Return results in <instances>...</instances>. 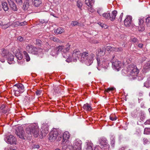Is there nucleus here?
<instances>
[{"label":"nucleus","instance_id":"obj_1","mask_svg":"<svg viewBox=\"0 0 150 150\" xmlns=\"http://www.w3.org/2000/svg\"><path fill=\"white\" fill-rule=\"evenodd\" d=\"M26 132L28 136L25 135L23 127L19 126L16 129L15 133L18 137L22 139H25V138L30 139L32 135L37 137L39 135L38 127L35 124L29 125L26 129Z\"/></svg>","mask_w":150,"mask_h":150},{"label":"nucleus","instance_id":"obj_2","mask_svg":"<svg viewBox=\"0 0 150 150\" xmlns=\"http://www.w3.org/2000/svg\"><path fill=\"white\" fill-rule=\"evenodd\" d=\"M95 55L92 52L88 51L83 52L81 54V59L82 61L84 62L88 66H90L93 63Z\"/></svg>","mask_w":150,"mask_h":150},{"label":"nucleus","instance_id":"obj_3","mask_svg":"<svg viewBox=\"0 0 150 150\" xmlns=\"http://www.w3.org/2000/svg\"><path fill=\"white\" fill-rule=\"evenodd\" d=\"M70 45L68 43L66 47L63 45H59L58 47H54L52 49L50 54L53 56L57 55L60 52L66 53L70 49Z\"/></svg>","mask_w":150,"mask_h":150},{"label":"nucleus","instance_id":"obj_4","mask_svg":"<svg viewBox=\"0 0 150 150\" xmlns=\"http://www.w3.org/2000/svg\"><path fill=\"white\" fill-rule=\"evenodd\" d=\"M139 71L137 67L134 64H130L127 67V73L131 79H134L137 77Z\"/></svg>","mask_w":150,"mask_h":150},{"label":"nucleus","instance_id":"obj_5","mask_svg":"<svg viewBox=\"0 0 150 150\" xmlns=\"http://www.w3.org/2000/svg\"><path fill=\"white\" fill-rule=\"evenodd\" d=\"M26 50L28 52L34 54H43L42 49L41 48H37L34 46L28 45L26 46Z\"/></svg>","mask_w":150,"mask_h":150},{"label":"nucleus","instance_id":"obj_6","mask_svg":"<svg viewBox=\"0 0 150 150\" xmlns=\"http://www.w3.org/2000/svg\"><path fill=\"white\" fill-rule=\"evenodd\" d=\"M62 135L59 134L57 131H52L49 134V140L51 142H53L55 140L59 141L62 139Z\"/></svg>","mask_w":150,"mask_h":150},{"label":"nucleus","instance_id":"obj_7","mask_svg":"<svg viewBox=\"0 0 150 150\" xmlns=\"http://www.w3.org/2000/svg\"><path fill=\"white\" fill-rule=\"evenodd\" d=\"M82 142L79 139H76L74 142L73 145L71 146V150H81Z\"/></svg>","mask_w":150,"mask_h":150},{"label":"nucleus","instance_id":"obj_8","mask_svg":"<svg viewBox=\"0 0 150 150\" xmlns=\"http://www.w3.org/2000/svg\"><path fill=\"white\" fill-rule=\"evenodd\" d=\"M81 54L80 51L78 49H75L73 51L72 57L71 56H69L68 58V59L73 60L75 61L76 60V58L81 56Z\"/></svg>","mask_w":150,"mask_h":150},{"label":"nucleus","instance_id":"obj_9","mask_svg":"<svg viewBox=\"0 0 150 150\" xmlns=\"http://www.w3.org/2000/svg\"><path fill=\"white\" fill-rule=\"evenodd\" d=\"M97 60L98 66H101L105 68H107L108 65V61L103 59H101V60L99 57L97 58Z\"/></svg>","mask_w":150,"mask_h":150},{"label":"nucleus","instance_id":"obj_10","mask_svg":"<svg viewBox=\"0 0 150 150\" xmlns=\"http://www.w3.org/2000/svg\"><path fill=\"white\" fill-rule=\"evenodd\" d=\"M4 140L7 143L11 144H16V139L12 135L7 136L4 138Z\"/></svg>","mask_w":150,"mask_h":150},{"label":"nucleus","instance_id":"obj_11","mask_svg":"<svg viewBox=\"0 0 150 150\" xmlns=\"http://www.w3.org/2000/svg\"><path fill=\"white\" fill-rule=\"evenodd\" d=\"M106 139L105 138H100L99 139V144L100 148L108 149L109 147V145L108 144Z\"/></svg>","mask_w":150,"mask_h":150},{"label":"nucleus","instance_id":"obj_12","mask_svg":"<svg viewBox=\"0 0 150 150\" xmlns=\"http://www.w3.org/2000/svg\"><path fill=\"white\" fill-rule=\"evenodd\" d=\"M23 9L25 11L29 10L32 8V6L30 0H25L24 1L23 7Z\"/></svg>","mask_w":150,"mask_h":150},{"label":"nucleus","instance_id":"obj_13","mask_svg":"<svg viewBox=\"0 0 150 150\" xmlns=\"http://www.w3.org/2000/svg\"><path fill=\"white\" fill-rule=\"evenodd\" d=\"M112 67L114 69L119 71V69L121 68V62L118 61H116L115 62H112Z\"/></svg>","mask_w":150,"mask_h":150},{"label":"nucleus","instance_id":"obj_14","mask_svg":"<svg viewBox=\"0 0 150 150\" xmlns=\"http://www.w3.org/2000/svg\"><path fill=\"white\" fill-rule=\"evenodd\" d=\"M124 25L126 27L129 26L132 22V17L130 16H127L124 21Z\"/></svg>","mask_w":150,"mask_h":150},{"label":"nucleus","instance_id":"obj_15","mask_svg":"<svg viewBox=\"0 0 150 150\" xmlns=\"http://www.w3.org/2000/svg\"><path fill=\"white\" fill-rule=\"evenodd\" d=\"M105 50L106 48L104 47L99 48L96 54L99 56H104L105 54Z\"/></svg>","mask_w":150,"mask_h":150},{"label":"nucleus","instance_id":"obj_16","mask_svg":"<svg viewBox=\"0 0 150 150\" xmlns=\"http://www.w3.org/2000/svg\"><path fill=\"white\" fill-rule=\"evenodd\" d=\"M8 2L12 9L14 11H17L18 9L14 2L12 0H8Z\"/></svg>","mask_w":150,"mask_h":150},{"label":"nucleus","instance_id":"obj_17","mask_svg":"<svg viewBox=\"0 0 150 150\" xmlns=\"http://www.w3.org/2000/svg\"><path fill=\"white\" fill-rule=\"evenodd\" d=\"M16 57L17 59V61L18 64H21L23 62L21 60L23 58L22 54L19 52H17L16 54Z\"/></svg>","mask_w":150,"mask_h":150},{"label":"nucleus","instance_id":"obj_18","mask_svg":"<svg viewBox=\"0 0 150 150\" xmlns=\"http://www.w3.org/2000/svg\"><path fill=\"white\" fill-rule=\"evenodd\" d=\"M14 86L17 89H18L20 93H22L24 91V87L22 84H16L14 85Z\"/></svg>","mask_w":150,"mask_h":150},{"label":"nucleus","instance_id":"obj_19","mask_svg":"<svg viewBox=\"0 0 150 150\" xmlns=\"http://www.w3.org/2000/svg\"><path fill=\"white\" fill-rule=\"evenodd\" d=\"M9 53V52L7 50L4 49H3L1 50V54L2 57L3 58H7V56Z\"/></svg>","mask_w":150,"mask_h":150},{"label":"nucleus","instance_id":"obj_20","mask_svg":"<svg viewBox=\"0 0 150 150\" xmlns=\"http://www.w3.org/2000/svg\"><path fill=\"white\" fill-rule=\"evenodd\" d=\"M70 135L69 132L67 131L65 132L63 134L62 137L63 141L62 143V144H64V142L67 140L69 137Z\"/></svg>","mask_w":150,"mask_h":150},{"label":"nucleus","instance_id":"obj_21","mask_svg":"<svg viewBox=\"0 0 150 150\" xmlns=\"http://www.w3.org/2000/svg\"><path fill=\"white\" fill-rule=\"evenodd\" d=\"M117 13V11L116 10H114L112 12L111 14H110V19L111 21H113L115 19Z\"/></svg>","mask_w":150,"mask_h":150},{"label":"nucleus","instance_id":"obj_22","mask_svg":"<svg viewBox=\"0 0 150 150\" xmlns=\"http://www.w3.org/2000/svg\"><path fill=\"white\" fill-rule=\"evenodd\" d=\"M42 132L44 133V135H45L49 132L48 125L47 124L44 125L42 127Z\"/></svg>","mask_w":150,"mask_h":150},{"label":"nucleus","instance_id":"obj_23","mask_svg":"<svg viewBox=\"0 0 150 150\" xmlns=\"http://www.w3.org/2000/svg\"><path fill=\"white\" fill-rule=\"evenodd\" d=\"M85 2L86 5L91 8L94 2V1L92 0H85Z\"/></svg>","mask_w":150,"mask_h":150},{"label":"nucleus","instance_id":"obj_24","mask_svg":"<svg viewBox=\"0 0 150 150\" xmlns=\"http://www.w3.org/2000/svg\"><path fill=\"white\" fill-rule=\"evenodd\" d=\"M64 32V29L61 27H59L54 30V32L57 34H60Z\"/></svg>","mask_w":150,"mask_h":150},{"label":"nucleus","instance_id":"obj_25","mask_svg":"<svg viewBox=\"0 0 150 150\" xmlns=\"http://www.w3.org/2000/svg\"><path fill=\"white\" fill-rule=\"evenodd\" d=\"M10 56L8 57V62L10 64H11L14 62V56L12 54H10Z\"/></svg>","mask_w":150,"mask_h":150},{"label":"nucleus","instance_id":"obj_26","mask_svg":"<svg viewBox=\"0 0 150 150\" xmlns=\"http://www.w3.org/2000/svg\"><path fill=\"white\" fill-rule=\"evenodd\" d=\"M83 108L87 111H90L92 109L91 106L87 103L84 104Z\"/></svg>","mask_w":150,"mask_h":150},{"label":"nucleus","instance_id":"obj_27","mask_svg":"<svg viewBox=\"0 0 150 150\" xmlns=\"http://www.w3.org/2000/svg\"><path fill=\"white\" fill-rule=\"evenodd\" d=\"M34 6L36 7H38L42 4L41 0H32Z\"/></svg>","mask_w":150,"mask_h":150},{"label":"nucleus","instance_id":"obj_28","mask_svg":"<svg viewBox=\"0 0 150 150\" xmlns=\"http://www.w3.org/2000/svg\"><path fill=\"white\" fill-rule=\"evenodd\" d=\"M93 146V144L90 142L87 143L86 147L84 150H93L92 147Z\"/></svg>","mask_w":150,"mask_h":150},{"label":"nucleus","instance_id":"obj_29","mask_svg":"<svg viewBox=\"0 0 150 150\" xmlns=\"http://www.w3.org/2000/svg\"><path fill=\"white\" fill-rule=\"evenodd\" d=\"M144 69L147 71L150 70V61H148L144 64Z\"/></svg>","mask_w":150,"mask_h":150},{"label":"nucleus","instance_id":"obj_30","mask_svg":"<svg viewBox=\"0 0 150 150\" xmlns=\"http://www.w3.org/2000/svg\"><path fill=\"white\" fill-rule=\"evenodd\" d=\"M34 43L36 45L39 47H41L42 45V42L39 39H36Z\"/></svg>","mask_w":150,"mask_h":150},{"label":"nucleus","instance_id":"obj_31","mask_svg":"<svg viewBox=\"0 0 150 150\" xmlns=\"http://www.w3.org/2000/svg\"><path fill=\"white\" fill-rule=\"evenodd\" d=\"M2 8L5 11H7L8 9V7L7 6V4L6 2H4L2 3Z\"/></svg>","mask_w":150,"mask_h":150},{"label":"nucleus","instance_id":"obj_32","mask_svg":"<svg viewBox=\"0 0 150 150\" xmlns=\"http://www.w3.org/2000/svg\"><path fill=\"white\" fill-rule=\"evenodd\" d=\"M54 90L55 93H59L60 92L61 89L59 86H55L54 87Z\"/></svg>","mask_w":150,"mask_h":150},{"label":"nucleus","instance_id":"obj_33","mask_svg":"<svg viewBox=\"0 0 150 150\" xmlns=\"http://www.w3.org/2000/svg\"><path fill=\"white\" fill-rule=\"evenodd\" d=\"M144 85L147 88L150 87V78L148 79L147 81L144 83Z\"/></svg>","mask_w":150,"mask_h":150},{"label":"nucleus","instance_id":"obj_34","mask_svg":"<svg viewBox=\"0 0 150 150\" xmlns=\"http://www.w3.org/2000/svg\"><path fill=\"white\" fill-rule=\"evenodd\" d=\"M138 28L139 31H143L145 29V25L143 24L139 25Z\"/></svg>","mask_w":150,"mask_h":150},{"label":"nucleus","instance_id":"obj_35","mask_svg":"<svg viewBox=\"0 0 150 150\" xmlns=\"http://www.w3.org/2000/svg\"><path fill=\"white\" fill-rule=\"evenodd\" d=\"M103 16L105 18L109 19L110 16V14L108 12L103 13L102 14Z\"/></svg>","mask_w":150,"mask_h":150},{"label":"nucleus","instance_id":"obj_36","mask_svg":"<svg viewBox=\"0 0 150 150\" xmlns=\"http://www.w3.org/2000/svg\"><path fill=\"white\" fill-rule=\"evenodd\" d=\"M14 86V85L13 86V88L14 89V94L16 96H18V95L21 93L20 91L18 90V89H17Z\"/></svg>","mask_w":150,"mask_h":150},{"label":"nucleus","instance_id":"obj_37","mask_svg":"<svg viewBox=\"0 0 150 150\" xmlns=\"http://www.w3.org/2000/svg\"><path fill=\"white\" fill-rule=\"evenodd\" d=\"M144 133V134H149L150 133V128H145Z\"/></svg>","mask_w":150,"mask_h":150},{"label":"nucleus","instance_id":"obj_38","mask_svg":"<svg viewBox=\"0 0 150 150\" xmlns=\"http://www.w3.org/2000/svg\"><path fill=\"white\" fill-rule=\"evenodd\" d=\"M109 117L110 120L112 121L116 120L117 119V117L116 116H113L112 115H110Z\"/></svg>","mask_w":150,"mask_h":150},{"label":"nucleus","instance_id":"obj_39","mask_svg":"<svg viewBox=\"0 0 150 150\" xmlns=\"http://www.w3.org/2000/svg\"><path fill=\"white\" fill-rule=\"evenodd\" d=\"M71 25L74 26L75 25H78L79 23L77 21H73L72 22Z\"/></svg>","mask_w":150,"mask_h":150},{"label":"nucleus","instance_id":"obj_40","mask_svg":"<svg viewBox=\"0 0 150 150\" xmlns=\"http://www.w3.org/2000/svg\"><path fill=\"white\" fill-rule=\"evenodd\" d=\"M82 5V4L80 1H78L77 2V6L80 8H81Z\"/></svg>","mask_w":150,"mask_h":150},{"label":"nucleus","instance_id":"obj_41","mask_svg":"<svg viewBox=\"0 0 150 150\" xmlns=\"http://www.w3.org/2000/svg\"><path fill=\"white\" fill-rule=\"evenodd\" d=\"M42 92L41 91L37 90L35 92L36 95L38 96H40Z\"/></svg>","mask_w":150,"mask_h":150},{"label":"nucleus","instance_id":"obj_42","mask_svg":"<svg viewBox=\"0 0 150 150\" xmlns=\"http://www.w3.org/2000/svg\"><path fill=\"white\" fill-rule=\"evenodd\" d=\"M51 40H53L55 42H58L59 41V40L56 38L52 37L50 38Z\"/></svg>","mask_w":150,"mask_h":150},{"label":"nucleus","instance_id":"obj_43","mask_svg":"<svg viewBox=\"0 0 150 150\" xmlns=\"http://www.w3.org/2000/svg\"><path fill=\"white\" fill-rule=\"evenodd\" d=\"M139 25L144 24V20L142 19H139Z\"/></svg>","mask_w":150,"mask_h":150},{"label":"nucleus","instance_id":"obj_44","mask_svg":"<svg viewBox=\"0 0 150 150\" xmlns=\"http://www.w3.org/2000/svg\"><path fill=\"white\" fill-rule=\"evenodd\" d=\"M114 89L113 88H109L106 90L105 91L108 93H109L110 91H112Z\"/></svg>","mask_w":150,"mask_h":150},{"label":"nucleus","instance_id":"obj_45","mask_svg":"<svg viewBox=\"0 0 150 150\" xmlns=\"http://www.w3.org/2000/svg\"><path fill=\"white\" fill-rule=\"evenodd\" d=\"M113 47L110 46H107L106 47V49L108 51L110 50V51H113Z\"/></svg>","mask_w":150,"mask_h":150},{"label":"nucleus","instance_id":"obj_46","mask_svg":"<svg viewBox=\"0 0 150 150\" xmlns=\"http://www.w3.org/2000/svg\"><path fill=\"white\" fill-rule=\"evenodd\" d=\"M48 20H47L41 19L40 21V23H47Z\"/></svg>","mask_w":150,"mask_h":150},{"label":"nucleus","instance_id":"obj_47","mask_svg":"<svg viewBox=\"0 0 150 150\" xmlns=\"http://www.w3.org/2000/svg\"><path fill=\"white\" fill-rule=\"evenodd\" d=\"M111 139L112 140L111 141V143L112 144H114L115 142V139L114 137L113 136H112L111 137Z\"/></svg>","mask_w":150,"mask_h":150},{"label":"nucleus","instance_id":"obj_48","mask_svg":"<svg viewBox=\"0 0 150 150\" xmlns=\"http://www.w3.org/2000/svg\"><path fill=\"white\" fill-rule=\"evenodd\" d=\"M123 16V13H122L120 14L119 18L118 19V21L121 22L122 20V17Z\"/></svg>","mask_w":150,"mask_h":150},{"label":"nucleus","instance_id":"obj_49","mask_svg":"<svg viewBox=\"0 0 150 150\" xmlns=\"http://www.w3.org/2000/svg\"><path fill=\"white\" fill-rule=\"evenodd\" d=\"M146 22L148 24L150 23V17H149L146 18Z\"/></svg>","mask_w":150,"mask_h":150},{"label":"nucleus","instance_id":"obj_50","mask_svg":"<svg viewBox=\"0 0 150 150\" xmlns=\"http://www.w3.org/2000/svg\"><path fill=\"white\" fill-rule=\"evenodd\" d=\"M17 40L20 42H22L23 41V38L21 36H19L18 37Z\"/></svg>","mask_w":150,"mask_h":150},{"label":"nucleus","instance_id":"obj_51","mask_svg":"<svg viewBox=\"0 0 150 150\" xmlns=\"http://www.w3.org/2000/svg\"><path fill=\"white\" fill-rule=\"evenodd\" d=\"M144 141V144H147L148 142V140L147 139L144 138L143 139Z\"/></svg>","mask_w":150,"mask_h":150},{"label":"nucleus","instance_id":"obj_52","mask_svg":"<svg viewBox=\"0 0 150 150\" xmlns=\"http://www.w3.org/2000/svg\"><path fill=\"white\" fill-rule=\"evenodd\" d=\"M144 124L145 125H150V119L147 120Z\"/></svg>","mask_w":150,"mask_h":150},{"label":"nucleus","instance_id":"obj_53","mask_svg":"<svg viewBox=\"0 0 150 150\" xmlns=\"http://www.w3.org/2000/svg\"><path fill=\"white\" fill-rule=\"evenodd\" d=\"M27 24V22L25 21L23 22H21L20 23V25L21 26H23Z\"/></svg>","mask_w":150,"mask_h":150},{"label":"nucleus","instance_id":"obj_54","mask_svg":"<svg viewBox=\"0 0 150 150\" xmlns=\"http://www.w3.org/2000/svg\"><path fill=\"white\" fill-rule=\"evenodd\" d=\"M138 40L135 38H134L132 39V41L134 43H136L138 42Z\"/></svg>","mask_w":150,"mask_h":150},{"label":"nucleus","instance_id":"obj_55","mask_svg":"<svg viewBox=\"0 0 150 150\" xmlns=\"http://www.w3.org/2000/svg\"><path fill=\"white\" fill-rule=\"evenodd\" d=\"M16 3H17L18 4H20L22 3V0H15Z\"/></svg>","mask_w":150,"mask_h":150},{"label":"nucleus","instance_id":"obj_56","mask_svg":"<svg viewBox=\"0 0 150 150\" xmlns=\"http://www.w3.org/2000/svg\"><path fill=\"white\" fill-rule=\"evenodd\" d=\"M25 59L27 62L29 61L30 60V57L29 55L25 57Z\"/></svg>","mask_w":150,"mask_h":150},{"label":"nucleus","instance_id":"obj_57","mask_svg":"<svg viewBox=\"0 0 150 150\" xmlns=\"http://www.w3.org/2000/svg\"><path fill=\"white\" fill-rule=\"evenodd\" d=\"M122 48L121 47H117L118 52H121L122 51Z\"/></svg>","mask_w":150,"mask_h":150},{"label":"nucleus","instance_id":"obj_58","mask_svg":"<svg viewBox=\"0 0 150 150\" xmlns=\"http://www.w3.org/2000/svg\"><path fill=\"white\" fill-rule=\"evenodd\" d=\"M101 148L99 146H97L95 147L94 150H100L99 149H100Z\"/></svg>","mask_w":150,"mask_h":150},{"label":"nucleus","instance_id":"obj_59","mask_svg":"<svg viewBox=\"0 0 150 150\" xmlns=\"http://www.w3.org/2000/svg\"><path fill=\"white\" fill-rule=\"evenodd\" d=\"M113 51H114L115 52H118V50H117V47H113Z\"/></svg>","mask_w":150,"mask_h":150},{"label":"nucleus","instance_id":"obj_60","mask_svg":"<svg viewBox=\"0 0 150 150\" xmlns=\"http://www.w3.org/2000/svg\"><path fill=\"white\" fill-rule=\"evenodd\" d=\"M23 53L25 57L28 55V54L25 51L23 52Z\"/></svg>","mask_w":150,"mask_h":150},{"label":"nucleus","instance_id":"obj_61","mask_svg":"<svg viewBox=\"0 0 150 150\" xmlns=\"http://www.w3.org/2000/svg\"><path fill=\"white\" fill-rule=\"evenodd\" d=\"M34 148L39 149L40 148L39 145H34Z\"/></svg>","mask_w":150,"mask_h":150},{"label":"nucleus","instance_id":"obj_62","mask_svg":"<svg viewBox=\"0 0 150 150\" xmlns=\"http://www.w3.org/2000/svg\"><path fill=\"white\" fill-rule=\"evenodd\" d=\"M143 45L142 44H139L138 45V46L140 48H142Z\"/></svg>","mask_w":150,"mask_h":150},{"label":"nucleus","instance_id":"obj_63","mask_svg":"<svg viewBox=\"0 0 150 150\" xmlns=\"http://www.w3.org/2000/svg\"><path fill=\"white\" fill-rule=\"evenodd\" d=\"M125 147H122L120 148L119 150H125Z\"/></svg>","mask_w":150,"mask_h":150},{"label":"nucleus","instance_id":"obj_64","mask_svg":"<svg viewBox=\"0 0 150 150\" xmlns=\"http://www.w3.org/2000/svg\"><path fill=\"white\" fill-rule=\"evenodd\" d=\"M143 100L142 98L139 99H138V102L139 103H140L141 102V101Z\"/></svg>","mask_w":150,"mask_h":150}]
</instances>
